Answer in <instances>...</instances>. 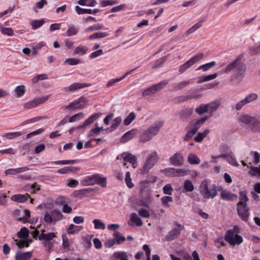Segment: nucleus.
I'll list each match as a JSON object with an SVG mask.
<instances>
[{
    "instance_id": "f257e3e1",
    "label": "nucleus",
    "mask_w": 260,
    "mask_h": 260,
    "mask_svg": "<svg viewBox=\"0 0 260 260\" xmlns=\"http://www.w3.org/2000/svg\"><path fill=\"white\" fill-rule=\"evenodd\" d=\"M238 121L243 124L249 125L252 132L260 133V114L242 113L238 116Z\"/></svg>"
},
{
    "instance_id": "f03ea898",
    "label": "nucleus",
    "mask_w": 260,
    "mask_h": 260,
    "mask_svg": "<svg viewBox=\"0 0 260 260\" xmlns=\"http://www.w3.org/2000/svg\"><path fill=\"white\" fill-rule=\"evenodd\" d=\"M242 57L243 54L239 55L234 60L226 66L224 73L228 74L233 72L236 78L243 76L246 67L241 61Z\"/></svg>"
},
{
    "instance_id": "7ed1b4c3",
    "label": "nucleus",
    "mask_w": 260,
    "mask_h": 260,
    "mask_svg": "<svg viewBox=\"0 0 260 260\" xmlns=\"http://www.w3.org/2000/svg\"><path fill=\"white\" fill-rule=\"evenodd\" d=\"M199 191L204 199H213L217 194V186L207 180H204L200 185Z\"/></svg>"
},
{
    "instance_id": "20e7f679",
    "label": "nucleus",
    "mask_w": 260,
    "mask_h": 260,
    "mask_svg": "<svg viewBox=\"0 0 260 260\" xmlns=\"http://www.w3.org/2000/svg\"><path fill=\"white\" fill-rule=\"evenodd\" d=\"M158 159L159 156L156 151L154 150L148 151L143 165L142 173L143 174L147 173L156 164Z\"/></svg>"
},
{
    "instance_id": "39448f33",
    "label": "nucleus",
    "mask_w": 260,
    "mask_h": 260,
    "mask_svg": "<svg viewBox=\"0 0 260 260\" xmlns=\"http://www.w3.org/2000/svg\"><path fill=\"white\" fill-rule=\"evenodd\" d=\"M163 122L161 121H157L154 122L149 128L145 131L142 135L140 140L145 142L151 140L155 136L162 127Z\"/></svg>"
},
{
    "instance_id": "423d86ee",
    "label": "nucleus",
    "mask_w": 260,
    "mask_h": 260,
    "mask_svg": "<svg viewBox=\"0 0 260 260\" xmlns=\"http://www.w3.org/2000/svg\"><path fill=\"white\" fill-rule=\"evenodd\" d=\"M238 227L235 226L233 230H229L225 235V240L231 245H239L243 242L242 237L238 234Z\"/></svg>"
},
{
    "instance_id": "0eeeda50",
    "label": "nucleus",
    "mask_w": 260,
    "mask_h": 260,
    "mask_svg": "<svg viewBox=\"0 0 260 260\" xmlns=\"http://www.w3.org/2000/svg\"><path fill=\"white\" fill-rule=\"evenodd\" d=\"M63 215L59 209H54L50 212H46L44 216V221L48 224H55L57 221L60 220Z\"/></svg>"
},
{
    "instance_id": "6e6552de",
    "label": "nucleus",
    "mask_w": 260,
    "mask_h": 260,
    "mask_svg": "<svg viewBox=\"0 0 260 260\" xmlns=\"http://www.w3.org/2000/svg\"><path fill=\"white\" fill-rule=\"evenodd\" d=\"M208 119V117L206 116L200 119H193L188 123L186 128L196 134Z\"/></svg>"
},
{
    "instance_id": "1a4fd4ad",
    "label": "nucleus",
    "mask_w": 260,
    "mask_h": 260,
    "mask_svg": "<svg viewBox=\"0 0 260 260\" xmlns=\"http://www.w3.org/2000/svg\"><path fill=\"white\" fill-rule=\"evenodd\" d=\"M203 56L204 54L203 53H200L193 56L185 63L180 67L179 71L181 73L184 72L196 62L201 59Z\"/></svg>"
},
{
    "instance_id": "9d476101",
    "label": "nucleus",
    "mask_w": 260,
    "mask_h": 260,
    "mask_svg": "<svg viewBox=\"0 0 260 260\" xmlns=\"http://www.w3.org/2000/svg\"><path fill=\"white\" fill-rule=\"evenodd\" d=\"M167 82L163 81L154 84L149 88L144 90L143 92V95L146 96L154 94L158 91L162 89L167 85Z\"/></svg>"
},
{
    "instance_id": "9b49d317",
    "label": "nucleus",
    "mask_w": 260,
    "mask_h": 260,
    "mask_svg": "<svg viewBox=\"0 0 260 260\" xmlns=\"http://www.w3.org/2000/svg\"><path fill=\"white\" fill-rule=\"evenodd\" d=\"M170 163L175 166L180 167L184 164V157L182 153L178 152L175 153L169 158Z\"/></svg>"
},
{
    "instance_id": "f8f14e48",
    "label": "nucleus",
    "mask_w": 260,
    "mask_h": 260,
    "mask_svg": "<svg viewBox=\"0 0 260 260\" xmlns=\"http://www.w3.org/2000/svg\"><path fill=\"white\" fill-rule=\"evenodd\" d=\"M48 98L49 95H47L36 99H34L24 104L23 105V108L26 109H29L31 108H35L38 106L39 105L44 103L45 101L47 100Z\"/></svg>"
},
{
    "instance_id": "ddd939ff",
    "label": "nucleus",
    "mask_w": 260,
    "mask_h": 260,
    "mask_svg": "<svg viewBox=\"0 0 260 260\" xmlns=\"http://www.w3.org/2000/svg\"><path fill=\"white\" fill-rule=\"evenodd\" d=\"M117 158L123 159L124 162H129L134 168H136L137 166V158L136 156L131 153L124 152L119 157H118Z\"/></svg>"
},
{
    "instance_id": "4468645a",
    "label": "nucleus",
    "mask_w": 260,
    "mask_h": 260,
    "mask_svg": "<svg viewBox=\"0 0 260 260\" xmlns=\"http://www.w3.org/2000/svg\"><path fill=\"white\" fill-rule=\"evenodd\" d=\"M237 212L239 216L242 219L247 221L248 217V209L246 204H237Z\"/></svg>"
},
{
    "instance_id": "2eb2a0df",
    "label": "nucleus",
    "mask_w": 260,
    "mask_h": 260,
    "mask_svg": "<svg viewBox=\"0 0 260 260\" xmlns=\"http://www.w3.org/2000/svg\"><path fill=\"white\" fill-rule=\"evenodd\" d=\"M90 86L89 84L75 83L69 86L64 87L63 90L65 92L74 91L77 89L83 88Z\"/></svg>"
},
{
    "instance_id": "dca6fc26",
    "label": "nucleus",
    "mask_w": 260,
    "mask_h": 260,
    "mask_svg": "<svg viewBox=\"0 0 260 260\" xmlns=\"http://www.w3.org/2000/svg\"><path fill=\"white\" fill-rule=\"evenodd\" d=\"M137 129L133 128L125 133L121 138V142L126 143L132 139L137 134Z\"/></svg>"
},
{
    "instance_id": "f3484780",
    "label": "nucleus",
    "mask_w": 260,
    "mask_h": 260,
    "mask_svg": "<svg viewBox=\"0 0 260 260\" xmlns=\"http://www.w3.org/2000/svg\"><path fill=\"white\" fill-rule=\"evenodd\" d=\"M206 105L208 113L211 114L218 109L220 105V101L219 100H216Z\"/></svg>"
},
{
    "instance_id": "a211bd4d",
    "label": "nucleus",
    "mask_w": 260,
    "mask_h": 260,
    "mask_svg": "<svg viewBox=\"0 0 260 260\" xmlns=\"http://www.w3.org/2000/svg\"><path fill=\"white\" fill-rule=\"evenodd\" d=\"M194 189V186L192 182L189 179H186L183 182L182 185V191L183 193H186L188 192H192Z\"/></svg>"
},
{
    "instance_id": "6ab92c4d",
    "label": "nucleus",
    "mask_w": 260,
    "mask_h": 260,
    "mask_svg": "<svg viewBox=\"0 0 260 260\" xmlns=\"http://www.w3.org/2000/svg\"><path fill=\"white\" fill-rule=\"evenodd\" d=\"M221 198L224 200L234 201L237 198L236 194L227 190H222L220 192Z\"/></svg>"
},
{
    "instance_id": "aec40b11",
    "label": "nucleus",
    "mask_w": 260,
    "mask_h": 260,
    "mask_svg": "<svg viewBox=\"0 0 260 260\" xmlns=\"http://www.w3.org/2000/svg\"><path fill=\"white\" fill-rule=\"evenodd\" d=\"M66 199H67L63 197H60L57 199V202L63 206L62 211L64 213H69L71 212L72 209L71 207L67 205V202L66 201Z\"/></svg>"
},
{
    "instance_id": "412c9836",
    "label": "nucleus",
    "mask_w": 260,
    "mask_h": 260,
    "mask_svg": "<svg viewBox=\"0 0 260 260\" xmlns=\"http://www.w3.org/2000/svg\"><path fill=\"white\" fill-rule=\"evenodd\" d=\"M76 12L78 14H95L100 12V10L95 9L94 10H91L90 9H84L80 8L79 6H77L75 7Z\"/></svg>"
},
{
    "instance_id": "4be33fe9",
    "label": "nucleus",
    "mask_w": 260,
    "mask_h": 260,
    "mask_svg": "<svg viewBox=\"0 0 260 260\" xmlns=\"http://www.w3.org/2000/svg\"><path fill=\"white\" fill-rule=\"evenodd\" d=\"M112 258L113 260H128L127 253L123 251L115 252L113 253Z\"/></svg>"
},
{
    "instance_id": "5701e85b",
    "label": "nucleus",
    "mask_w": 260,
    "mask_h": 260,
    "mask_svg": "<svg viewBox=\"0 0 260 260\" xmlns=\"http://www.w3.org/2000/svg\"><path fill=\"white\" fill-rule=\"evenodd\" d=\"M101 115V114L100 113L92 115L88 119L85 120L82 125H80V127H81L82 128L85 127L87 125L93 123L96 119L99 118Z\"/></svg>"
},
{
    "instance_id": "b1692460",
    "label": "nucleus",
    "mask_w": 260,
    "mask_h": 260,
    "mask_svg": "<svg viewBox=\"0 0 260 260\" xmlns=\"http://www.w3.org/2000/svg\"><path fill=\"white\" fill-rule=\"evenodd\" d=\"M95 184H97L103 187H106L107 178L101 174H95Z\"/></svg>"
},
{
    "instance_id": "393cba45",
    "label": "nucleus",
    "mask_w": 260,
    "mask_h": 260,
    "mask_svg": "<svg viewBox=\"0 0 260 260\" xmlns=\"http://www.w3.org/2000/svg\"><path fill=\"white\" fill-rule=\"evenodd\" d=\"M29 197V195L27 193H25V194H17L12 196L11 199L13 201L24 203Z\"/></svg>"
},
{
    "instance_id": "a878e982",
    "label": "nucleus",
    "mask_w": 260,
    "mask_h": 260,
    "mask_svg": "<svg viewBox=\"0 0 260 260\" xmlns=\"http://www.w3.org/2000/svg\"><path fill=\"white\" fill-rule=\"evenodd\" d=\"M83 226L76 225L73 224L69 225L67 229V231L69 234L74 235L78 234L81 230L83 229Z\"/></svg>"
},
{
    "instance_id": "bb28decb",
    "label": "nucleus",
    "mask_w": 260,
    "mask_h": 260,
    "mask_svg": "<svg viewBox=\"0 0 260 260\" xmlns=\"http://www.w3.org/2000/svg\"><path fill=\"white\" fill-rule=\"evenodd\" d=\"M95 174L86 176L81 181V183L84 186L93 185L95 184Z\"/></svg>"
},
{
    "instance_id": "cd10ccee",
    "label": "nucleus",
    "mask_w": 260,
    "mask_h": 260,
    "mask_svg": "<svg viewBox=\"0 0 260 260\" xmlns=\"http://www.w3.org/2000/svg\"><path fill=\"white\" fill-rule=\"evenodd\" d=\"M210 133V129L208 128L205 129L202 132H199L197 133V135L194 137V140L198 142H201L203 139L207 137V136Z\"/></svg>"
},
{
    "instance_id": "c85d7f7f",
    "label": "nucleus",
    "mask_w": 260,
    "mask_h": 260,
    "mask_svg": "<svg viewBox=\"0 0 260 260\" xmlns=\"http://www.w3.org/2000/svg\"><path fill=\"white\" fill-rule=\"evenodd\" d=\"M162 173L166 176L170 177H177V169L173 168H168L162 170Z\"/></svg>"
},
{
    "instance_id": "c756f323",
    "label": "nucleus",
    "mask_w": 260,
    "mask_h": 260,
    "mask_svg": "<svg viewBox=\"0 0 260 260\" xmlns=\"http://www.w3.org/2000/svg\"><path fill=\"white\" fill-rule=\"evenodd\" d=\"M87 51L88 48L86 46L80 45L75 48L74 53L76 55H84L87 53Z\"/></svg>"
},
{
    "instance_id": "7c9ffc66",
    "label": "nucleus",
    "mask_w": 260,
    "mask_h": 260,
    "mask_svg": "<svg viewBox=\"0 0 260 260\" xmlns=\"http://www.w3.org/2000/svg\"><path fill=\"white\" fill-rule=\"evenodd\" d=\"M182 227L180 224L176 225L175 227L170 232L169 238L170 240H173L175 237L178 236L180 231H181Z\"/></svg>"
},
{
    "instance_id": "2f4dec72",
    "label": "nucleus",
    "mask_w": 260,
    "mask_h": 260,
    "mask_svg": "<svg viewBox=\"0 0 260 260\" xmlns=\"http://www.w3.org/2000/svg\"><path fill=\"white\" fill-rule=\"evenodd\" d=\"M31 256L32 253L30 251L23 253L17 252L16 254V260H28L30 258Z\"/></svg>"
},
{
    "instance_id": "473e14b6",
    "label": "nucleus",
    "mask_w": 260,
    "mask_h": 260,
    "mask_svg": "<svg viewBox=\"0 0 260 260\" xmlns=\"http://www.w3.org/2000/svg\"><path fill=\"white\" fill-rule=\"evenodd\" d=\"M187 161L191 165H198L201 161L200 159L197 155L191 153L188 154Z\"/></svg>"
},
{
    "instance_id": "72a5a7b5",
    "label": "nucleus",
    "mask_w": 260,
    "mask_h": 260,
    "mask_svg": "<svg viewBox=\"0 0 260 260\" xmlns=\"http://www.w3.org/2000/svg\"><path fill=\"white\" fill-rule=\"evenodd\" d=\"M218 75L217 73H214L211 75H208L206 76H202L199 78L197 81L198 83H201L204 82L208 81L213 79H215L217 77Z\"/></svg>"
},
{
    "instance_id": "f704fd0d",
    "label": "nucleus",
    "mask_w": 260,
    "mask_h": 260,
    "mask_svg": "<svg viewBox=\"0 0 260 260\" xmlns=\"http://www.w3.org/2000/svg\"><path fill=\"white\" fill-rule=\"evenodd\" d=\"M130 220L132 222L138 226H141L143 224L141 219L135 213H133L131 215Z\"/></svg>"
},
{
    "instance_id": "c9c22d12",
    "label": "nucleus",
    "mask_w": 260,
    "mask_h": 260,
    "mask_svg": "<svg viewBox=\"0 0 260 260\" xmlns=\"http://www.w3.org/2000/svg\"><path fill=\"white\" fill-rule=\"evenodd\" d=\"M113 238L116 244H120L125 240V238L119 232H116L113 234Z\"/></svg>"
},
{
    "instance_id": "e433bc0d",
    "label": "nucleus",
    "mask_w": 260,
    "mask_h": 260,
    "mask_svg": "<svg viewBox=\"0 0 260 260\" xmlns=\"http://www.w3.org/2000/svg\"><path fill=\"white\" fill-rule=\"evenodd\" d=\"M55 237V234L54 233L44 234L43 231H42V233L40 235L39 239L40 240H51Z\"/></svg>"
},
{
    "instance_id": "4c0bfd02",
    "label": "nucleus",
    "mask_w": 260,
    "mask_h": 260,
    "mask_svg": "<svg viewBox=\"0 0 260 260\" xmlns=\"http://www.w3.org/2000/svg\"><path fill=\"white\" fill-rule=\"evenodd\" d=\"M78 4L81 6L87 7H94L97 2L95 0H79Z\"/></svg>"
},
{
    "instance_id": "58836bf2",
    "label": "nucleus",
    "mask_w": 260,
    "mask_h": 260,
    "mask_svg": "<svg viewBox=\"0 0 260 260\" xmlns=\"http://www.w3.org/2000/svg\"><path fill=\"white\" fill-rule=\"evenodd\" d=\"M108 34L106 32H98L93 34L88 37V39L90 40L96 39L103 38L107 37Z\"/></svg>"
},
{
    "instance_id": "ea45409f",
    "label": "nucleus",
    "mask_w": 260,
    "mask_h": 260,
    "mask_svg": "<svg viewBox=\"0 0 260 260\" xmlns=\"http://www.w3.org/2000/svg\"><path fill=\"white\" fill-rule=\"evenodd\" d=\"M248 174L251 176H259L260 177V166L259 167H250V170Z\"/></svg>"
},
{
    "instance_id": "a19ab883",
    "label": "nucleus",
    "mask_w": 260,
    "mask_h": 260,
    "mask_svg": "<svg viewBox=\"0 0 260 260\" xmlns=\"http://www.w3.org/2000/svg\"><path fill=\"white\" fill-rule=\"evenodd\" d=\"M136 117V115L135 113L133 112H131L129 115L125 118V119L123 121V124L124 125L127 126L129 125L135 119Z\"/></svg>"
},
{
    "instance_id": "79ce46f5",
    "label": "nucleus",
    "mask_w": 260,
    "mask_h": 260,
    "mask_svg": "<svg viewBox=\"0 0 260 260\" xmlns=\"http://www.w3.org/2000/svg\"><path fill=\"white\" fill-rule=\"evenodd\" d=\"M25 92V87L23 85L17 86L15 89V96L17 98L22 96Z\"/></svg>"
},
{
    "instance_id": "37998d69",
    "label": "nucleus",
    "mask_w": 260,
    "mask_h": 260,
    "mask_svg": "<svg viewBox=\"0 0 260 260\" xmlns=\"http://www.w3.org/2000/svg\"><path fill=\"white\" fill-rule=\"evenodd\" d=\"M94 228L96 230H105V224L100 219H95L93 220Z\"/></svg>"
},
{
    "instance_id": "c03bdc74",
    "label": "nucleus",
    "mask_w": 260,
    "mask_h": 260,
    "mask_svg": "<svg viewBox=\"0 0 260 260\" xmlns=\"http://www.w3.org/2000/svg\"><path fill=\"white\" fill-rule=\"evenodd\" d=\"M84 113L80 112L77 114L74 115L73 116L69 117L68 121L69 122H74L77 121L84 117Z\"/></svg>"
},
{
    "instance_id": "a18cd8bd",
    "label": "nucleus",
    "mask_w": 260,
    "mask_h": 260,
    "mask_svg": "<svg viewBox=\"0 0 260 260\" xmlns=\"http://www.w3.org/2000/svg\"><path fill=\"white\" fill-rule=\"evenodd\" d=\"M61 239L62 240V246L63 249L67 250H69L70 246V240L65 234H63L61 236Z\"/></svg>"
},
{
    "instance_id": "49530a36",
    "label": "nucleus",
    "mask_w": 260,
    "mask_h": 260,
    "mask_svg": "<svg viewBox=\"0 0 260 260\" xmlns=\"http://www.w3.org/2000/svg\"><path fill=\"white\" fill-rule=\"evenodd\" d=\"M122 122V118L119 116L115 118L112 122L110 127L111 131L115 130Z\"/></svg>"
},
{
    "instance_id": "de8ad7c7",
    "label": "nucleus",
    "mask_w": 260,
    "mask_h": 260,
    "mask_svg": "<svg viewBox=\"0 0 260 260\" xmlns=\"http://www.w3.org/2000/svg\"><path fill=\"white\" fill-rule=\"evenodd\" d=\"M195 112L199 115H202L205 113H208L206 105L201 104L196 107Z\"/></svg>"
},
{
    "instance_id": "09e8293b",
    "label": "nucleus",
    "mask_w": 260,
    "mask_h": 260,
    "mask_svg": "<svg viewBox=\"0 0 260 260\" xmlns=\"http://www.w3.org/2000/svg\"><path fill=\"white\" fill-rule=\"evenodd\" d=\"M203 22L204 21H201L196 23L194 25H193L191 27H190L186 31V35H188L190 34L193 33L196 30L200 28L202 26Z\"/></svg>"
},
{
    "instance_id": "8fccbe9b",
    "label": "nucleus",
    "mask_w": 260,
    "mask_h": 260,
    "mask_svg": "<svg viewBox=\"0 0 260 260\" xmlns=\"http://www.w3.org/2000/svg\"><path fill=\"white\" fill-rule=\"evenodd\" d=\"M80 60L79 59L75 58H69L64 60L63 64H68L70 66H75L80 63Z\"/></svg>"
},
{
    "instance_id": "3c124183",
    "label": "nucleus",
    "mask_w": 260,
    "mask_h": 260,
    "mask_svg": "<svg viewBox=\"0 0 260 260\" xmlns=\"http://www.w3.org/2000/svg\"><path fill=\"white\" fill-rule=\"evenodd\" d=\"M173 199L169 196H165L160 199L161 203L162 206L165 208L169 207V203L172 202Z\"/></svg>"
},
{
    "instance_id": "603ef678",
    "label": "nucleus",
    "mask_w": 260,
    "mask_h": 260,
    "mask_svg": "<svg viewBox=\"0 0 260 260\" xmlns=\"http://www.w3.org/2000/svg\"><path fill=\"white\" fill-rule=\"evenodd\" d=\"M103 130V127H99L97 124H95V127L92 129L89 133V136H95L99 135L100 133Z\"/></svg>"
},
{
    "instance_id": "864d4df0",
    "label": "nucleus",
    "mask_w": 260,
    "mask_h": 260,
    "mask_svg": "<svg viewBox=\"0 0 260 260\" xmlns=\"http://www.w3.org/2000/svg\"><path fill=\"white\" fill-rule=\"evenodd\" d=\"M258 95L255 93H251L247 94L244 99L247 104L250 103L257 99Z\"/></svg>"
},
{
    "instance_id": "5fc2aeb1",
    "label": "nucleus",
    "mask_w": 260,
    "mask_h": 260,
    "mask_svg": "<svg viewBox=\"0 0 260 260\" xmlns=\"http://www.w3.org/2000/svg\"><path fill=\"white\" fill-rule=\"evenodd\" d=\"M216 64V62L214 61L212 62L207 63L206 64H203L200 66L197 70H202L203 71L205 72L208 71L209 69L211 68L212 67L214 66Z\"/></svg>"
},
{
    "instance_id": "6e6d98bb",
    "label": "nucleus",
    "mask_w": 260,
    "mask_h": 260,
    "mask_svg": "<svg viewBox=\"0 0 260 260\" xmlns=\"http://www.w3.org/2000/svg\"><path fill=\"white\" fill-rule=\"evenodd\" d=\"M22 134L20 132H12V133H6L3 135V137L8 139H13L19 136H21Z\"/></svg>"
},
{
    "instance_id": "4d7b16f0",
    "label": "nucleus",
    "mask_w": 260,
    "mask_h": 260,
    "mask_svg": "<svg viewBox=\"0 0 260 260\" xmlns=\"http://www.w3.org/2000/svg\"><path fill=\"white\" fill-rule=\"evenodd\" d=\"M248 198L247 197L246 192L245 191H240V201L238 204H247Z\"/></svg>"
},
{
    "instance_id": "13d9d810",
    "label": "nucleus",
    "mask_w": 260,
    "mask_h": 260,
    "mask_svg": "<svg viewBox=\"0 0 260 260\" xmlns=\"http://www.w3.org/2000/svg\"><path fill=\"white\" fill-rule=\"evenodd\" d=\"M226 160L230 165H231L233 166H235V167L239 166V164L237 161L236 159L232 154H229Z\"/></svg>"
},
{
    "instance_id": "bf43d9fd",
    "label": "nucleus",
    "mask_w": 260,
    "mask_h": 260,
    "mask_svg": "<svg viewBox=\"0 0 260 260\" xmlns=\"http://www.w3.org/2000/svg\"><path fill=\"white\" fill-rule=\"evenodd\" d=\"M117 3V1L114 0H103L100 2V4L102 7H105L108 6H113Z\"/></svg>"
},
{
    "instance_id": "052dcab7",
    "label": "nucleus",
    "mask_w": 260,
    "mask_h": 260,
    "mask_svg": "<svg viewBox=\"0 0 260 260\" xmlns=\"http://www.w3.org/2000/svg\"><path fill=\"white\" fill-rule=\"evenodd\" d=\"M78 31V28L75 27L74 26H71L69 27L68 30L66 31V36L71 37L74 35H76Z\"/></svg>"
},
{
    "instance_id": "680f3d73",
    "label": "nucleus",
    "mask_w": 260,
    "mask_h": 260,
    "mask_svg": "<svg viewBox=\"0 0 260 260\" xmlns=\"http://www.w3.org/2000/svg\"><path fill=\"white\" fill-rule=\"evenodd\" d=\"M28 234L29 231L28 229L26 228H23L21 229L19 232H18L17 235L19 238L25 239L27 238Z\"/></svg>"
},
{
    "instance_id": "e2e57ef3",
    "label": "nucleus",
    "mask_w": 260,
    "mask_h": 260,
    "mask_svg": "<svg viewBox=\"0 0 260 260\" xmlns=\"http://www.w3.org/2000/svg\"><path fill=\"white\" fill-rule=\"evenodd\" d=\"M190 173V170L186 168L177 169V177H183Z\"/></svg>"
},
{
    "instance_id": "0e129e2a",
    "label": "nucleus",
    "mask_w": 260,
    "mask_h": 260,
    "mask_svg": "<svg viewBox=\"0 0 260 260\" xmlns=\"http://www.w3.org/2000/svg\"><path fill=\"white\" fill-rule=\"evenodd\" d=\"M48 79V76L46 74H39L34 76L32 79L33 83H37L39 81Z\"/></svg>"
},
{
    "instance_id": "69168bd1",
    "label": "nucleus",
    "mask_w": 260,
    "mask_h": 260,
    "mask_svg": "<svg viewBox=\"0 0 260 260\" xmlns=\"http://www.w3.org/2000/svg\"><path fill=\"white\" fill-rule=\"evenodd\" d=\"M31 240L26 239L25 240H20L17 242L16 244L19 248H21L24 247H28L29 243H31Z\"/></svg>"
},
{
    "instance_id": "338daca9",
    "label": "nucleus",
    "mask_w": 260,
    "mask_h": 260,
    "mask_svg": "<svg viewBox=\"0 0 260 260\" xmlns=\"http://www.w3.org/2000/svg\"><path fill=\"white\" fill-rule=\"evenodd\" d=\"M75 170V168L73 167H64L57 171V172L61 174H69L70 172L73 171Z\"/></svg>"
},
{
    "instance_id": "774afa93",
    "label": "nucleus",
    "mask_w": 260,
    "mask_h": 260,
    "mask_svg": "<svg viewBox=\"0 0 260 260\" xmlns=\"http://www.w3.org/2000/svg\"><path fill=\"white\" fill-rule=\"evenodd\" d=\"M44 21L43 19L35 20L31 22V25L33 29H36L41 27L44 24Z\"/></svg>"
}]
</instances>
